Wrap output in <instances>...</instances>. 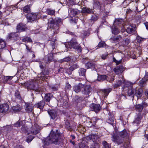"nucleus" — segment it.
Returning a JSON list of instances; mask_svg holds the SVG:
<instances>
[{
	"label": "nucleus",
	"instance_id": "nucleus-1",
	"mask_svg": "<svg viewBox=\"0 0 148 148\" xmlns=\"http://www.w3.org/2000/svg\"><path fill=\"white\" fill-rule=\"evenodd\" d=\"M60 135L58 134L54 133L51 132L49 138H46L44 141L45 145H48L50 143H53L55 144L58 143V139L60 138Z\"/></svg>",
	"mask_w": 148,
	"mask_h": 148
},
{
	"label": "nucleus",
	"instance_id": "nucleus-2",
	"mask_svg": "<svg viewBox=\"0 0 148 148\" xmlns=\"http://www.w3.org/2000/svg\"><path fill=\"white\" fill-rule=\"evenodd\" d=\"M65 46L67 49H71L72 48L75 49L78 53L81 52L82 49L79 44L78 43L76 40L74 39H72L70 42L66 43Z\"/></svg>",
	"mask_w": 148,
	"mask_h": 148
},
{
	"label": "nucleus",
	"instance_id": "nucleus-3",
	"mask_svg": "<svg viewBox=\"0 0 148 148\" xmlns=\"http://www.w3.org/2000/svg\"><path fill=\"white\" fill-rule=\"evenodd\" d=\"M61 21V19L60 18L56 19L55 21L52 18H50L49 20L48 25L52 29L51 31L54 34H56L58 33L59 27L57 24L60 23Z\"/></svg>",
	"mask_w": 148,
	"mask_h": 148
},
{
	"label": "nucleus",
	"instance_id": "nucleus-4",
	"mask_svg": "<svg viewBox=\"0 0 148 148\" xmlns=\"http://www.w3.org/2000/svg\"><path fill=\"white\" fill-rule=\"evenodd\" d=\"M27 87L31 90L38 92H42V90L38 85V81L36 79H31L27 82Z\"/></svg>",
	"mask_w": 148,
	"mask_h": 148
},
{
	"label": "nucleus",
	"instance_id": "nucleus-5",
	"mask_svg": "<svg viewBox=\"0 0 148 148\" xmlns=\"http://www.w3.org/2000/svg\"><path fill=\"white\" fill-rule=\"evenodd\" d=\"M98 136L96 134H92L89 135L88 138L90 140H92L94 143V145H92L91 147L92 148H99V144L94 142L96 141L99 138Z\"/></svg>",
	"mask_w": 148,
	"mask_h": 148
},
{
	"label": "nucleus",
	"instance_id": "nucleus-6",
	"mask_svg": "<svg viewBox=\"0 0 148 148\" xmlns=\"http://www.w3.org/2000/svg\"><path fill=\"white\" fill-rule=\"evenodd\" d=\"M30 10H24L25 12L28 13L26 14L28 22H31L34 21L37 17V14L36 13H29Z\"/></svg>",
	"mask_w": 148,
	"mask_h": 148
},
{
	"label": "nucleus",
	"instance_id": "nucleus-7",
	"mask_svg": "<svg viewBox=\"0 0 148 148\" xmlns=\"http://www.w3.org/2000/svg\"><path fill=\"white\" fill-rule=\"evenodd\" d=\"M48 112L50 116L51 119L55 121L56 120L58 116L57 112L54 110H52L48 111Z\"/></svg>",
	"mask_w": 148,
	"mask_h": 148
},
{
	"label": "nucleus",
	"instance_id": "nucleus-8",
	"mask_svg": "<svg viewBox=\"0 0 148 148\" xmlns=\"http://www.w3.org/2000/svg\"><path fill=\"white\" fill-rule=\"evenodd\" d=\"M49 72L47 70H45L40 74H38V77L39 79H41L42 81L47 79L48 77L47 75H48Z\"/></svg>",
	"mask_w": 148,
	"mask_h": 148
},
{
	"label": "nucleus",
	"instance_id": "nucleus-9",
	"mask_svg": "<svg viewBox=\"0 0 148 148\" xmlns=\"http://www.w3.org/2000/svg\"><path fill=\"white\" fill-rule=\"evenodd\" d=\"M9 106L7 103L2 104L0 105V112L4 113L7 112L9 109Z\"/></svg>",
	"mask_w": 148,
	"mask_h": 148
},
{
	"label": "nucleus",
	"instance_id": "nucleus-10",
	"mask_svg": "<svg viewBox=\"0 0 148 148\" xmlns=\"http://www.w3.org/2000/svg\"><path fill=\"white\" fill-rule=\"evenodd\" d=\"M25 107L26 111L28 112H33L34 107L32 103H25Z\"/></svg>",
	"mask_w": 148,
	"mask_h": 148
},
{
	"label": "nucleus",
	"instance_id": "nucleus-11",
	"mask_svg": "<svg viewBox=\"0 0 148 148\" xmlns=\"http://www.w3.org/2000/svg\"><path fill=\"white\" fill-rule=\"evenodd\" d=\"M90 106L92 111H94L96 113L99 112L101 109V108L99 104L93 103L91 104Z\"/></svg>",
	"mask_w": 148,
	"mask_h": 148
},
{
	"label": "nucleus",
	"instance_id": "nucleus-12",
	"mask_svg": "<svg viewBox=\"0 0 148 148\" xmlns=\"http://www.w3.org/2000/svg\"><path fill=\"white\" fill-rule=\"evenodd\" d=\"M82 91L83 94L85 95H88L92 90V88L89 85H87L85 86Z\"/></svg>",
	"mask_w": 148,
	"mask_h": 148
},
{
	"label": "nucleus",
	"instance_id": "nucleus-13",
	"mask_svg": "<svg viewBox=\"0 0 148 148\" xmlns=\"http://www.w3.org/2000/svg\"><path fill=\"white\" fill-rule=\"evenodd\" d=\"M143 92V90L141 88H139L138 89H135L134 95L137 97L138 100L142 96Z\"/></svg>",
	"mask_w": 148,
	"mask_h": 148
},
{
	"label": "nucleus",
	"instance_id": "nucleus-14",
	"mask_svg": "<svg viewBox=\"0 0 148 148\" xmlns=\"http://www.w3.org/2000/svg\"><path fill=\"white\" fill-rule=\"evenodd\" d=\"M112 140L113 142L117 144H120L123 142V140L121 139L119 136H113L112 138Z\"/></svg>",
	"mask_w": 148,
	"mask_h": 148
},
{
	"label": "nucleus",
	"instance_id": "nucleus-15",
	"mask_svg": "<svg viewBox=\"0 0 148 148\" xmlns=\"http://www.w3.org/2000/svg\"><path fill=\"white\" fill-rule=\"evenodd\" d=\"M26 29L25 25L21 23H19L17 27V32H21L25 31Z\"/></svg>",
	"mask_w": 148,
	"mask_h": 148
},
{
	"label": "nucleus",
	"instance_id": "nucleus-16",
	"mask_svg": "<svg viewBox=\"0 0 148 148\" xmlns=\"http://www.w3.org/2000/svg\"><path fill=\"white\" fill-rule=\"evenodd\" d=\"M84 86L83 84L79 83L77 85L74 86L73 87V89L77 93L81 90V89L83 88Z\"/></svg>",
	"mask_w": 148,
	"mask_h": 148
},
{
	"label": "nucleus",
	"instance_id": "nucleus-17",
	"mask_svg": "<svg viewBox=\"0 0 148 148\" xmlns=\"http://www.w3.org/2000/svg\"><path fill=\"white\" fill-rule=\"evenodd\" d=\"M122 39L120 35L117 36H113L110 39V41L113 43H116L118 42Z\"/></svg>",
	"mask_w": 148,
	"mask_h": 148
},
{
	"label": "nucleus",
	"instance_id": "nucleus-18",
	"mask_svg": "<svg viewBox=\"0 0 148 148\" xmlns=\"http://www.w3.org/2000/svg\"><path fill=\"white\" fill-rule=\"evenodd\" d=\"M45 105V102L44 100L41 101L36 103L34 105L35 107L37 108L40 109H43Z\"/></svg>",
	"mask_w": 148,
	"mask_h": 148
},
{
	"label": "nucleus",
	"instance_id": "nucleus-19",
	"mask_svg": "<svg viewBox=\"0 0 148 148\" xmlns=\"http://www.w3.org/2000/svg\"><path fill=\"white\" fill-rule=\"evenodd\" d=\"M107 122L112 125L113 127L115 126L116 125L115 121L114 120L113 115L112 114L111 115L109 116Z\"/></svg>",
	"mask_w": 148,
	"mask_h": 148
},
{
	"label": "nucleus",
	"instance_id": "nucleus-20",
	"mask_svg": "<svg viewBox=\"0 0 148 148\" xmlns=\"http://www.w3.org/2000/svg\"><path fill=\"white\" fill-rule=\"evenodd\" d=\"M142 116L140 114H138L135 117V120L133 122V125L136 124L135 125H137L141 122V120L142 119Z\"/></svg>",
	"mask_w": 148,
	"mask_h": 148
},
{
	"label": "nucleus",
	"instance_id": "nucleus-21",
	"mask_svg": "<svg viewBox=\"0 0 148 148\" xmlns=\"http://www.w3.org/2000/svg\"><path fill=\"white\" fill-rule=\"evenodd\" d=\"M123 70V67L122 66L116 67L114 69V72L117 74H121Z\"/></svg>",
	"mask_w": 148,
	"mask_h": 148
},
{
	"label": "nucleus",
	"instance_id": "nucleus-22",
	"mask_svg": "<svg viewBox=\"0 0 148 148\" xmlns=\"http://www.w3.org/2000/svg\"><path fill=\"white\" fill-rule=\"evenodd\" d=\"M18 36L17 33H12L8 34V38L11 40H16Z\"/></svg>",
	"mask_w": 148,
	"mask_h": 148
},
{
	"label": "nucleus",
	"instance_id": "nucleus-23",
	"mask_svg": "<svg viewBox=\"0 0 148 148\" xmlns=\"http://www.w3.org/2000/svg\"><path fill=\"white\" fill-rule=\"evenodd\" d=\"M104 7V5H101L100 3L99 2L97 1H95V2L93 3V8L94 9H102L103 7Z\"/></svg>",
	"mask_w": 148,
	"mask_h": 148
},
{
	"label": "nucleus",
	"instance_id": "nucleus-24",
	"mask_svg": "<svg viewBox=\"0 0 148 148\" xmlns=\"http://www.w3.org/2000/svg\"><path fill=\"white\" fill-rule=\"evenodd\" d=\"M53 97V95L50 93H49L45 95L44 99L46 102H47V104L48 105V102H49L51 99Z\"/></svg>",
	"mask_w": 148,
	"mask_h": 148
},
{
	"label": "nucleus",
	"instance_id": "nucleus-25",
	"mask_svg": "<svg viewBox=\"0 0 148 148\" xmlns=\"http://www.w3.org/2000/svg\"><path fill=\"white\" fill-rule=\"evenodd\" d=\"M120 136L123 138H124L129 136L128 134L127 131L125 129L122 130L119 133Z\"/></svg>",
	"mask_w": 148,
	"mask_h": 148
},
{
	"label": "nucleus",
	"instance_id": "nucleus-26",
	"mask_svg": "<svg viewBox=\"0 0 148 148\" xmlns=\"http://www.w3.org/2000/svg\"><path fill=\"white\" fill-rule=\"evenodd\" d=\"M108 77L105 75H99L98 76L97 80L99 81L102 82L105 80H108Z\"/></svg>",
	"mask_w": 148,
	"mask_h": 148
},
{
	"label": "nucleus",
	"instance_id": "nucleus-27",
	"mask_svg": "<svg viewBox=\"0 0 148 148\" xmlns=\"http://www.w3.org/2000/svg\"><path fill=\"white\" fill-rule=\"evenodd\" d=\"M135 89L131 88L129 89L128 92V95L129 96H132L133 97V100L134 98V95Z\"/></svg>",
	"mask_w": 148,
	"mask_h": 148
},
{
	"label": "nucleus",
	"instance_id": "nucleus-28",
	"mask_svg": "<svg viewBox=\"0 0 148 148\" xmlns=\"http://www.w3.org/2000/svg\"><path fill=\"white\" fill-rule=\"evenodd\" d=\"M86 71V69L84 68H81L79 69L78 71L79 76H85Z\"/></svg>",
	"mask_w": 148,
	"mask_h": 148
},
{
	"label": "nucleus",
	"instance_id": "nucleus-29",
	"mask_svg": "<svg viewBox=\"0 0 148 148\" xmlns=\"http://www.w3.org/2000/svg\"><path fill=\"white\" fill-rule=\"evenodd\" d=\"M116 83L114 86V88H116L122 84H124V81L123 80V81L118 80L116 81Z\"/></svg>",
	"mask_w": 148,
	"mask_h": 148
},
{
	"label": "nucleus",
	"instance_id": "nucleus-30",
	"mask_svg": "<svg viewBox=\"0 0 148 148\" xmlns=\"http://www.w3.org/2000/svg\"><path fill=\"white\" fill-rule=\"evenodd\" d=\"M136 110L139 112H141L143 110V106L142 105L140 104H136L135 106Z\"/></svg>",
	"mask_w": 148,
	"mask_h": 148
},
{
	"label": "nucleus",
	"instance_id": "nucleus-31",
	"mask_svg": "<svg viewBox=\"0 0 148 148\" xmlns=\"http://www.w3.org/2000/svg\"><path fill=\"white\" fill-rule=\"evenodd\" d=\"M85 66L87 69L90 68L93 70L95 68L94 64L91 62H88L85 64Z\"/></svg>",
	"mask_w": 148,
	"mask_h": 148
},
{
	"label": "nucleus",
	"instance_id": "nucleus-32",
	"mask_svg": "<svg viewBox=\"0 0 148 148\" xmlns=\"http://www.w3.org/2000/svg\"><path fill=\"white\" fill-rule=\"evenodd\" d=\"M13 110L15 112L19 111L22 109V107L20 105H17L12 107Z\"/></svg>",
	"mask_w": 148,
	"mask_h": 148
},
{
	"label": "nucleus",
	"instance_id": "nucleus-33",
	"mask_svg": "<svg viewBox=\"0 0 148 148\" xmlns=\"http://www.w3.org/2000/svg\"><path fill=\"white\" fill-rule=\"evenodd\" d=\"M6 46L5 42L2 39H0V49L4 48Z\"/></svg>",
	"mask_w": 148,
	"mask_h": 148
},
{
	"label": "nucleus",
	"instance_id": "nucleus-34",
	"mask_svg": "<svg viewBox=\"0 0 148 148\" xmlns=\"http://www.w3.org/2000/svg\"><path fill=\"white\" fill-rule=\"evenodd\" d=\"M119 32V30L116 27L113 26L112 27V32L114 34H117Z\"/></svg>",
	"mask_w": 148,
	"mask_h": 148
},
{
	"label": "nucleus",
	"instance_id": "nucleus-35",
	"mask_svg": "<svg viewBox=\"0 0 148 148\" xmlns=\"http://www.w3.org/2000/svg\"><path fill=\"white\" fill-rule=\"evenodd\" d=\"M14 96L15 97L16 99L21 100V97L20 93V92L18 90H16L15 91Z\"/></svg>",
	"mask_w": 148,
	"mask_h": 148
},
{
	"label": "nucleus",
	"instance_id": "nucleus-36",
	"mask_svg": "<svg viewBox=\"0 0 148 148\" xmlns=\"http://www.w3.org/2000/svg\"><path fill=\"white\" fill-rule=\"evenodd\" d=\"M78 10H70V12L69 13L71 16H76L78 13Z\"/></svg>",
	"mask_w": 148,
	"mask_h": 148
},
{
	"label": "nucleus",
	"instance_id": "nucleus-37",
	"mask_svg": "<svg viewBox=\"0 0 148 148\" xmlns=\"http://www.w3.org/2000/svg\"><path fill=\"white\" fill-rule=\"evenodd\" d=\"M70 60V57H68L60 60L59 62L60 63H62L64 62H68Z\"/></svg>",
	"mask_w": 148,
	"mask_h": 148
},
{
	"label": "nucleus",
	"instance_id": "nucleus-38",
	"mask_svg": "<svg viewBox=\"0 0 148 148\" xmlns=\"http://www.w3.org/2000/svg\"><path fill=\"white\" fill-rule=\"evenodd\" d=\"M110 92V89H104L103 90V92L104 97H106L108 95L109 93Z\"/></svg>",
	"mask_w": 148,
	"mask_h": 148
},
{
	"label": "nucleus",
	"instance_id": "nucleus-39",
	"mask_svg": "<svg viewBox=\"0 0 148 148\" xmlns=\"http://www.w3.org/2000/svg\"><path fill=\"white\" fill-rule=\"evenodd\" d=\"M13 77V76H4L3 77L4 80L3 81L4 83H6L8 81H10Z\"/></svg>",
	"mask_w": 148,
	"mask_h": 148
},
{
	"label": "nucleus",
	"instance_id": "nucleus-40",
	"mask_svg": "<svg viewBox=\"0 0 148 148\" xmlns=\"http://www.w3.org/2000/svg\"><path fill=\"white\" fill-rule=\"evenodd\" d=\"M122 21L123 20L121 19H116L115 20L113 25L115 26L116 25L120 24L121 23Z\"/></svg>",
	"mask_w": 148,
	"mask_h": 148
},
{
	"label": "nucleus",
	"instance_id": "nucleus-41",
	"mask_svg": "<svg viewBox=\"0 0 148 148\" xmlns=\"http://www.w3.org/2000/svg\"><path fill=\"white\" fill-rule=\"evenodd\" d=\"M135 31V29L131 28L130 27H128L126 29V32L128 34H132Z\"/></svg>",
	"mask_w": 148,
	"mask_h": 148
},
{
	"label": "nucleus",
	"instance_id": "nucleus-42",
	"mask_svg": "<svg viewBox=\"0 0 148 148\" xmlns=\"http://www.w3.org/2000/svg\"><path fill=\"white\" fill-rule=\"evenodd\" d=\"M98 19V17L95 15L93 14L92 15L91 18V20L93 22L97 20Z\"/></svg>",
	"mask_w": 148,
	"mask_h": 148
},
{
	"label": "nucleus",
	"instance_id": "nucleus-43",
	"mask_svg": "<svg viewBox=\"0 0 148 148\" xmlns=\"http://www.w3.org/2000/svg\"><path fill=\"white\" fill-rule=\"evenodd\" d=\"M22 123L21 121H18L14 125V126L16 127H19L21 126Z\"/></svg>",
	"mask_w": 148,
	"mask_h": 148
},
{
	"label": "nucleus",
	"instance_id": "nucleus-44",
	"mask_svg": "<svg viewBox=\"0 0 148 148\" xmlns=\"http://www.w3.org/2000/svg\"><path fill=\"white\" fill-rule=\"evenodd\" d=\"M55 10H47L46 11V13L47 14L52 15L53 14L55 13Z\"/></svg>",
	"mask_w": 148,
	"mask_h": 148
},
{
	"label": "nucleus",
	"instance_id": "nucleus-45",
	"mask_svg": "<svg viewBox=\"0 0 148 148\" xmlns=\"http://www.w3.org/2000/svg\"><path fill=\"white\" fill-rule=\"evenodd\" d=\"M71 88V86L68 82H66V84L65 89L66 90H70Z\"/></svg>",
	"mask_w": 148,
	"mask_h": 148
},
{
	"label": "nucleus",
	"instance_id": "nucleus-46",
	"mask_svg": "<svg viewBox=\"0 0 148 148\" xmlns=\"http://www.w3.org/2000/svg\"><path fill=\"white\" fill-rule=\"evenodd\" d=\"M78 67V66L76 64H73L72 66H71L70 68V69L71 71H73L75 69H76Z\"/></svg>",
	"mask_w": 148,
	"mask_h": 148
},
{
	"label": "nucleus",
	"instance_id": "nucleus-47",
	"mask_svg": "<svg viewBox=\"0 0 148 148\" xmlns=\"http://www.w3.org/2000/svg\"><path fill=\"white\" fill-rule=\"evenodd\" d=\"M92 10H82V12L84 13H93V12L92 11Z\"/></svg>",
	"mask_w": 148,
	"mask_h": 148
},
{
	"label": "nucleus",
	"instance_id": "nucleus-48",
	"mask_svg": "<svg viewBox=\"0 0 148 148\" xmlns=\"http://www.w3.org/2000/svg\"><path fill=\"white\" fill-rule=\"evenodd\" d=\"M103 145L104 148H110V147L108 144L105 141L103 142Z\"/></svg>",
	"mask_w": 148,
	"mask_h": 148
},
{
	"label": "nucleus",
	"instance_id": "nucleus-49",
	"mask_svg": "<svg viewBox=\"0 0 148 148\" xmlns=\"http://www.w3.org/2000/svg\"><path fill=\"white\" fill-rule=\"evenodd\" d=\"M23 42L27 41L29 42H32V40L29 37H26L23 39Z\"/></svg>",
	"mask_w": 148,
	"mask_h": 148
},
{
	"label": "nucleus",
	"instance_id": "nucleus-50",
	"mask_svg": "<svg viewBox=\"0 0 148 148\" xmlns=\"http://www.w3.org/2000/svg\"><path fill=\"white\" fill-rule=\"evenodd\" d=\"M34 138V137L33 136H29L27 139L26 140V141L28 143H29L32 141Z\"/></svg>",
	"mask_w": 148,
	"mask_h": 148
},
{
	"label": "nucleus",
	"instance_id": "nucleus-51",
	"mask_svg": "<svg viewBox=\"0 0 148 148\" xmlns=\"http://www.w3.org/2000/svg\"><path fill=\"white\" fill-rule=\"evenodd\" d=\"M79 148H87V146L84 143H81L79 145Z\"/></svg>",
	"mask_w": 148,
	"mask_h": 148
},
{
	"label": "nucleus",
	"instance_id": "nucleus-52",
	"mask_svg": "<svg viewBox=\"0 0 148 148\" xmlns=\"http://www.w3.org/2000/svg\"><path fill=\"white\" fill-rule=\"evenodd\" d=\"M65 125L66 127V128H71V126L70 125V124L69 123L68 121H66L65 122Z\"/></svg>",
	"mask_w": 148,
	"mask_h": 148
},
{
	"label": "nucleus",
	"instance_id": "nucleus-53",
	"mask_svg": "<svg viewBox=\"0 0 148 148\" xmlns=\"http://www.w3.org/2000/svg\"><path fill=\"white\" fill-rule=\"evenodd\" d=\"M125 44H124L126 46L130 42V40L129 39L127 38L125 40Z\"/></svg>",
	"mask_w": 148,
	"mask_h": 148
},
{
	"label": "nucleus",
	"instance_id": "nucleus-54",
	"mask_svg": "<svg viewBox=\"0 0 148 148\" xmlns=\"http://www.w3.org/2000/svg\"><path fill=\"white\" fill-rule=\"evenodd\" d=\"M105 44V43L104 42H99L98 45V47H101L103 46Z\"/></svg>",
	"mask_w": 148,
	"mask_h": 148
},
{
	"label": "nucleus",
	"instance_id": "nucleus-55",
	"mask_svg": "<svg viewBox=\"0 0 148 148\" xmlns=\"http://www.w3.org/2000/svg\"><path fill=\"white\" fill-rule=\"evenodd\" d=\"M50 88L53 90V91H55L57 90V88L56 86H50Z\"/></svg>",
	"mask_w": 148,
	"mask_h": 148
},
{
	"label": "nucleus",
	"instance_id": "nucleus-56",
	"mask_svg": "<svg viewBox=\"0 0 148 148\" xmlns=\"http://www.w3.org/2000/svg\"><path fill=\"white\" fill-rule=\"evenodd\" d=\"M50 56H48V61L50 62L52 60L53 58L52 57V55H50Z\"/></svg>",
	"mask_w": 148,
	"mask_h": 148
},
{
	"label": "nucleus",
	"instance_id": "nucleus-57",
	"mask_svg": "<svg viewBox=\"0 0 148 148\" xmlns=\"http://www.w3.org/2000/svg\"><path fill=\"white\" fill-rule=\"evenodd\" d=\"M31 5H27L24 7L23 9H29L31 8Z\"/></svg>",
	"mask_w": 148,
	"mask_h": 148
},
{
	"label": "nucleus",
	"instance_id": "nucleus-58",
	"mask_svg": "<svg viewBox=\"0 0 148 148\" xmlns=\"http://www.w3.org/2000/svg\"><path fill=\"white\" fill-rule=\"evenodd\" d=\"M112 1H111L110 0H107L105 1V3L106 4H111L112 3Z\"/></svg>",
	"mask_w": 148,
	"mask_h": 148
},
{
	"label": "nucleus",
	"instance_id": "nucleus-59",
	"mask_svg": "<svg viewBox=\"0 0 148 148\" xmlns=\"http://www.w3.org/2000/svg\"><path fill=\"white\" fill-rule=\"evenodd\" d=\"M51 45L52 46V47L53 49L55 48V42H51Z\"/></svg>",
	"mask_w": 148,
	"mask_h": 148
},
{
	"label": "nucleus",
	"instance_id": "nucleus-60",
	"mask_svg": "<svg viewBox=\"0 0 148 148\" xmlns=\"http://www.w3.org/2000/svg\"><path fill=\"white\" fill-rule=\"evenodd\" d=\"M108 80H107L110 83L112 82L114 80V79L113 77H111V79H109V78L108 77Z\"/></svg>",
	"mask_w": 148,
	"mask_h": 148
},
{
	"label": "nucleus",
	"instance_id": "nucleus-61",
	"mask_svg": "<svg viewBox=\"0 0 148 148\" xmlns=\"http://www.w3.org/2000/svg\"><path fill=\"white\" fill-rule=\"evenodd\" d=\"M130 27L136 29V25L133 24H131L130 25Z\"/></svg>",
	"mask_w": 148,
	"mask_h": 148
},
{
	"label": "nucleus",
	"instance_id": "nucleus-62",
	"mask_svg": "<svg viewBox=\"0 0 148 148\" xmlns=\"http://www.w3.org/2000/svg\"><path fill=\"white\" fill-rule=\"evenodd\" d=\"M26 49H27L28 51L30 52H32V51H31V49L32 48L31 47H29L27 45H26Z\"/></svg>",
	"mask_w": 148,
	"mask_h": 148
},
{
	"label": "nucleus",
	"instance_id": "nucleus-63",
	"mask_svg": "<svg viewBox=\"0 0 148 148\" xmlns=\"http://www.w3.org/2000/svg\"><path fill=\"white\" fill-rule=\"evenodd\" d=\"M31 132L32 134L36 135L37 134L38 132L37 130H35L34 131H31Z\"/></svg>",
	"mask_w": 148,
	"mask_h": 148
},
{
	"label": "nucleus",
	"instance_id": "nucleus-64",
	"mask_svg": "<svg viewBox=\"0 0 148 148\" xmlns=\"http://www.w3.org/2000/svg\"><path fill=\"white\" fill-rule=\"evenodd\" d=\"M144 93L145 96L148 97V90H145Z\"/></svg>",
	"mask_w": 148,
	"mask_h": 148
}]
</instances>
